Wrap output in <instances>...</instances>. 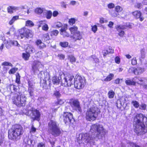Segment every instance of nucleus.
Segmentation results:
<instances>
[{"instance_id": "nucleus-1", "label": "nucleus", "mask_w": 147, "mask_h": 147, "mask_svg": "<svg viewBox=\"0 0 147 147\" xmlns=\"http://www.w3.org/2000/svg\"><path fill=\"white\" fill-rule=\"evenodd\" d=\"M106 133L103 125L96 123L91 126L89 133L80 134L78 138V142L79 143H93L94 140L103 138Z\"/></svg>"}, {"instance_id": "nucleus-2", "label": "nucleus", "mask_w": 147, "mask_h": 147, "mask_svg": "<svg viewBox=\"0 0 147 147\" xmlns=\"http://www.w3.org/2000/svg\"><path fill=\"white\" fill-rule=\"evenodd\" d=\"M133 125L134 132L138 135L147 132V117L142 113H138L134 117Z\"/></svg>"}, {"instance_id": "nucleus-3", "label": "nucleus", "mask_w": 147, "mask_h": 147, "mask_svg": "<svg viewBox=\"0 0 147 147\" xmlns=\"http://www.w3.org/2000/svg\"><path fill=\"white\" fill-rule=\"evenodd\" d=\"M24 132L23 127L20 125L13 126L9 131V137L11 140H18L20 138Z\"/></svg>"}, {"instance_id": "nucleus-4", "label": "nucleus", "mask_w": 147, "mask_h": 147, "mask_svg": "<svg viewBox=\"0 0 147 147\" xmlns=\"http://www.w3.org/2000/svg\"><path fill=\"white\" fill-rule=\"evenodd\" d=\"M100 112V109L95 106L88 108L86 113V118L88 121L95 120Z\"/></svg>"}, {"instance_id": "nucleus-5", "label": "nucleus", "mask_w": 147, "mask_h": 147, "mask_svg": "<svg viewBox=\"0 0 147 147\" xmlns=\"http://www.w3.org/2000/svg\"><path fill=\"white\" fill-rule=\"evenodd\" d=\"M48 131L55 137L59 136L61 133V131L57 123L53 120L51 121L49 123Z\"/></svg>"}, {"instance_id": "nucleus-6", "label": "nucleus", "mask_w": 147, "mask_h": 147, "mask_svg": "<svg viewBox=\"0 0 147 147\" xmlns=\"http://www.w3.org/2000/svg\"><path fill=\"white\" fill-rule=\"evenodd\" d=\"M26 97L24 94H15L13 97V103L18 106H23L25 105L26 102Z\"/></svg>"}, {"instance_id": "nucleus-7", "label": "nucleus", "mask_w": 147, "mask_h": 147, "mask_svg": "<svg viewBox=\"0 0 147 147\" xmlns=\"http://www.w3.org/2000/svg\"><path fill=\"white\" fill-rule=\"evenodd\" d=\"M85 84V80L84 78L80 76L76 75L74 79V84L76 88L78 89H80L84 86Z\"/></svg>"}, {"instance_id": "nucleus-8", "label": "nucleus", "mask_w": 147, "mask_h": 147, "mask_svg": "<svg viewBox=\"0 0 147 147\" xmlns=\"http://www.w3.org/2000/svg\"><path fill=\"white\" fill-rule=\"evenodd\" d=\"M20 36L21 39L25 38L27 39L31 38L33 36L31 30L25 28H23L20 30Z\"/></svg>"}, {"instance_id": "nucleus-9", "label": "nucleus", "mask_w": 147, "mask_h": 147, "mask_svg": "<svg viewBox=\"0 0 147 147\" xmlns=\"http://www.w3.org/2000/svg\"><path fill=\"white\" fill-rule=\"evenodd\" d=\"M29 113H30V116L34 120H38L40 115L39 111L34 108H31L30 111L28 112V114Z\"/></svg>"}, {"instance_id": "nucleus-10", "label": "nucleus", "mask_w": 147, "mask_h": 147, "mask_svg": "<svg viewBox=\"0 0 147 147\" xmlns=\"http://www.w3.org/2000/svg\"><path fill=\"white\" fill-rule=\"evenodd\" d=\"M43 67V65L40 61H35L33 64L32 70L34 73H37L39 71V69Z\"/></svg>"}, {"instance_id": "nucleus-11", "label": "nucleus", "mask_w": 147, "mask_h": 147, "mask_svg": "<svg viewBox=\"0 0 147 147\" xmlns=\"http://www.w3.org/2000/svg\"><path fill=\"white\" fill-rule=\"evenodd\" d=\"M70 104L71 107L74 109L76 111L81 112L82 110L79 102L77 100L74 99L71 100L70 101Z\"/></svg>"}, {"instance_id": "nucleus-12", "label": "nucleus", "mask_w": 147, "mask_h": 147, "mask_svg": "<svg viewBox=\"0 0 147 147\" xmlns=\"http://www.w3.org/2000/svg\"><path fill=\"white\" fill-rule=\"evenodd\" d=\"M72 118V115L70 113L65 112L63 115V120L65 123H70Z\"/></svg>"}, {"instance_id": "nucleus-13", "label": "nucleus", "mask_w": 147, "mask_h": 147, "mask_svg": "<svg viewBox=\"0 0 147 147\" xmlns=\"http://www.w3.org/2000/svg\"><path fill=\"white\" fill-rule=\"evenodd\" d=\"M67 25L65 24L64 25V27L62 28L60 30V34L62 35L63 37H70V36L69 33L66 31L67 29Z\"/></svg>"}, {"instance_id": "nucleus-14", "label": "nucleus", "mask_w": 147, "mask_h": 147, "mask_svg": "<svg viewBox=\"0 0 147 147\" xmlns=\"http://www.w3.org/2000/svg\"><path fill=\"white\" fill-rule=\"evenodd\" d=\"M132 14L134 18L136 19H139L140 21H142L144 18L142 16L141 12L139 10H136L132 12Z\"/></svg>"}, {"instance_id": "nucleus-15", "label": "nucleus", "mask_w": 147, "mask_h": 147, "mask_svg": "<svg viewBox=\"0 0 147 147\" xmlns=\"http://www.w3.org/2000/svg\"><path fill=\"white\" fill-rule=\"evenodd\" d=\"M70 38H72L75 41L78 40H80L82 38V36L80 32L74 34L73 35H71Z\"/></svg>"}, {"instance_id": "nucleus-16", "label": "nucleus", "mask_w": 147, "mask_h": 147, "mask_svg": "<svg viewBox=\"0 0 147 147\" xmlns=\"http://www.w3.org/2000/svg\"><path fill=\"white\" fill-rule=\"evenodd\" d=\"M36 45L40 49H43L46 47V45L40 39L36 40L35 42Z\"/></svg>"}, {"instance_id": "nucleus-17", "label": "nucleus", "mask_w": 147, "mask_h": 147, "mask_svg": "<svg viewBox=\"0 0 147 147\" xmlns=\"http://www.w3.org/2000/svg\"><path fill=\"white\" fill-rule=\"evenodd\" d=\"M26 51L29 53H33L35 52V49L33 46L28 45L26 49Z\"/></svg>"}, {"instance_id": "nucleus-18", "label": "nucleus", "mask_w": 147, "mask_h": 147, "mask_svg": "<svg viewBox=\"0 0 147 147\" xmlns=\"http://www.w3.org/2000/svg\"><path fill=\"white\" fill-rule=\"evenodd\" d=\"M62 83L63 85L64 86H70L72 84V82L71 81L67 80V79L64 78V79L62 81Z\"/></svg>"}, {"instance_id": "nucleus-19", "label": "nucleus", "mask_w": 147, "mask_h": 147, "mask_svg": "<svg viewBox=\"0 0 147 147\" xmlns=\"http://www.w3.org/2000/svg\"><path fill=\"white\" fill-rule=\"evenodd\" d=\"M32 140L29 138H26L24 139V144L26 147H31Z\"/></svg>"}, {"instance_id": "nucleus-20", "label": "nucleus", "mask_w": 147, "mask_h": 147, "mask_svg": "<svg viewBox=\"0 0 147 147\" xmlns=\"http://www.w3.org/2000/svg\"><path fill=\"white\" fill-rule=\"evenodd\" d=\"M61 79V76L58 77L54 76L53 78L52 82L54 84L57 85L60 82V80Z\"/></svg>"}, {"instance_id": "nucleus-21", "label": "nucleus", "mask_w": 147, "mask_h": 147, "mask_svg": "<svg viewBox=\"0 0 147 147\" xmlns=\"http://www.w3.org/2000/svg\"><path fill=\"white\" fill-rule=\"evenodd\" d=\"M134 78H133L131 80L128 79L125 81L126 84L129 86H135L136 84V82L134 80Z\"/></svg>"}, {"instance_id": "nucleus-22", "label": "nucleus", "mask_w": 147, "mask_h": 147, "mask_svg": "<svg viewBox=\"0 0 147 147\" xmlns=\"http://www.w3.org/2000/svg\"><path fill=\"white\" fill-rule=\"evenodd\" d=\"M78 28L77 26H74L70 27L69 28V30L71 34L73 35L79 32V31L78 30Z\"/></svg>"}, {"instance_id": "nucleus-23", "label": "nucleus", "mask_w": 147, "mask_h": 147, "mask_svg": "<svg viewBox=\"0 0 147 147\" xmlns=\"http://www.w3.org/2000/svg\"><path fill=\"white\" fill-rule=\"evenodd\" d=\"M19 8L18 7L15 6H9L7 8V10L8 13H12L18 10Z\"/></svg>"}, {"instance_id": "nucleus-24", "label": "nucleus", "mask_w": 147, "mask_h": 147, "mask_svg": "<svg viewBox=\"0 0 147 147\" xmlns=\"http://www.w3.org/2000/svg\"><path fill=\"white\" fill-rule=\"evenodd\" d=\"M132 72L136 75H139L141 73V69L140 67H132L131 69Z\"/></svg>"}, {"instance_id": "nucleus-25", "label": "nucleus", "mask_w": 147, "mask_h": 147, "mask_svg": "<svg viewBox=\"0 0 147 147\" xmlns=\"http://www.w3.org/2000/svg\"><path fill=\"white\" fill-rule=\"evenodd\" d=\"M114 77V75L113 74L111 73L108 75L106 78L104 79V81L105 82H109L113 80Z\"/></svg>"}, {"instance_id": "nucleus-26", "label": "nucleus", "mask_w": 147, "mask_h": 147, "mask_svg": "<svg viewBox=\"0 0 147 147\" xmlns=\"http://www.w3.org/2000/svg\"><path fill=\"white\" fill-rule=\"evenodd\" d=\"M30 56V53L27 51L26 52L23 53L22 54V57L25 60H28Z\"/></svg>"}, {"instance_id": "nucleus-27", "label": "nucleus", "mask_w": 147, "mask_h": 147, "mask_svg": "<svg viewBox=\"0 0 147 147\" xmlns=\"http://www.w3.org/2000/svg\"><path fill=\"white\" fill-rule=\"evenodd\" d=\"M19 19L18 16H13L12 19L9 22V24L10 25H11L16 20Z\"/></svg>"}, {"instance_id": "nucleus-28", "label": "nucleus", "mask_w": 147, "mask_h": 147, "mask_svg": "<svg viewBox=\"0 0 147 147\" xmlns=\"http://www.w3.org/2000/svg\"><path fill=\"white\" fill-rule=\"evenodd\" d=\"M120 16L122 18H125L126 17V14L125 12L123 10V9L120 7Z\"/></svg>"}, {"instance_id": "nucleus-29", "label": "nucleus", "mask_w": 147, "mask_h": 147, "mask_svg": "<svg viewBox=\"0 0 147 147\" xmlns=\"http://www.w3.org/2000/svg\"><path fill=\"white\" fill-rule=\"evenodd\" d=\"M43 8L37 7L35 9L34 11L35 13L38 14H40L43 12Z\"/></svg>"}, {"instance_id": "nucleus-30", "label": "nucleus", "mask_w": 147, "mask_h": 147, "mask_svg": "<svg viewBox=\"0 0 147 147\" xmlns=\"http://www.w3.org/2000/svg\"><path fill=\"white\" fill-rule=\"evenodd\" d=\"M29 87L28 89V92L29 93V94L31 96H33V93L34 91V89L32 86L30 85L29 82Z\"/></svg>"}, {"instance_id": "nucleus-31", "label": "nucleus", "mask_w": 147, "mask_h": 147, "mask_svg": "<svg viewBox=\"0 0 147 147\" xmlns=\"http://www.w3.org/2000/svg\"><path fill=\"white\" fill-rule=\"evenodd\" d=\"M59 45L62 47L63 48H66L69 45V43L66 41L61 42L59 43Z\"/></svg>"}, {"instance_id": "nucleus-32", "label": "nucleus", "mask_w": 147, "mask_h": 147, "mask_svg": "<svg viewBox=\"0 0 147 147\" xmlns=\"http://www.w3.org/2000/svg\"><path fill=\"white\" fill-rule=\"evenodd\" d=\"M77 20L76 19L74 18H71L69 19L68 23L69 25L72 26L75 24Z\"/></svg>"}, {"instance_id": "nucleus-33", "label": "nucleus", "mask_w": 147, "mask_h": 147, "mask_svg": "<svg viewBox=\"0 0 147 147\" xmlns=\"http://www.w3.org/2000/svg\"><path fill=\"white\" fill-rule=\"evenodd\" d=\"M34 25V24L31 20H27L26 22V26L29 27H32Z\"/></svg>"}, {"instance_id": "nucleus-34", "label": "nucleus", "mask_w": 147, "mask_h": 147, "mask_svg": "<svg viewBox=\"0 0 147 147\" xmlns=\"http://www.w3.org/2000/svg\"><path fill=\"white\" fill-rule=\"evenodd\" d=\"M131 103L133 105V106L136 108H138L139 107V103L136 100L132 101L131 102Z\"/></svg>"}, {"instance_id": "nucleus-35", "label": "nucleus", "mask_w": 147, "mask_h": 147, "mask_svg": "<svg viewBox=\"0 0 147 147\" xmlns=\"http://www.w3.org/2000/svg\"><path fill=\"white\" fill-rule=\"evenodd\" d=\"M43 38L45 41H47L51 39V38L48 33L44 34L43 35Z\"/></svg>"}, {"instance_id": "nucleus-36", "label": "nucleus", "mask_w": 147, "mask_h": 147, "mask_svg": "<svg viewBox=\"0 0 147 147\" xmlns=\"http://www.w3.org/2000/svg\"><path fill=\"white\" fill-rule=\"evenodd\" d=\"M59 33V31L57 30H54L50 32V34L51 36H57Z\"/></svg>"}, {"instance_id": "nucleus-37", "label": "nucleus", "mask_w": 147, "mask_h": 147, "mask_svg": "<svg viewBox=\"0 0 147 147\" xmlns=\"http://www.w3.org/2000/svg\"><path fill=\"white\" fill-rule=\"evenodd\" d=\"M9 44L11 43V44L12 45H13L15 46H17L18 47H19L20 46V45L18 43L17 41H11L9 40Z\"/></svg>"}, {"instance_id": "nucleus-38", "label": "nucleus", "mask_w": 147, "mask_h": 147, "mask_svg": "<svg viewBox=\"0 0 147 147\" xmlns=\"http://www.w3.org/2000/svg\"><path fill=\"white\" fill-rule=\"evenodd\" d=\"M52 15V12L51 11H48L46 13V17L47 19H50Z\"/></svg>"}, {"instance_id": "nucleus-39", "label": "nucleus", "mask_w": 147, "mask_h": 147, "mask_svg": "<svg viewBox=\"0 0 147 147\" xmlns=\"http://www.w3.org/2000/svg\"><path fill=\"white\" fill-rule=\"evenodd\" d=\"M1 65L2 66H12V65L11 63L7 61H5L3 62Z\"/></svg>"}, {"instance_id": "nucleus-40", "label": "nucleus", "mask_w": 147, "mask_h": 147, "mask_svg": "<svg viewBox=\"0 0 147 147\" xmlns=\"http://www.w3.org/2000/svg\"><path fill=\"white\" fill-rule=\"evenodd\" d=\"M54 26L56 28H58L61 27L62 26V24L60 22H57L55 23Z\"/></svg>"}, {"instance_id": "nucleus-41", "label": "nucleus", "mask_w": 147, "mask_h": 147, "mask_svg": "<svg viewBox=\"0 0 147 147\" xmlns=\"http://www.w3.org/2000/svg\"><path fill=\"white\" fill-rule=\"evenodd\" d=\"M20 76L19 74H18L16 75V83L18 84H19L20 83Z\"/></svg>"}, {"instance_id": "nucleus-42", "label": "nucleus", "mask_w": 147, "mask_h": 147, "mask_svg": "<svg viewBox=\"0 0 147 147\" xmlns=\"http://www.w3.org/2000/svg\"><path fill=\"white\" fill-rule=\"evenodd\" d=\"M115 93L112 90L109 91L108 93V95L109 98H112L113 97Z\"/></svg>"}, {"instance_id": "nucleus-43", "label": "nucleus", "mask_w": 147, "mask_h": 147, "mask_svg": "<svg viewBox=\"0 0 147 147\" xmlns=\"http://www.w3.org/2000/svg\"><path fill=\"white\" fill-rule=\"evenodd\" d=\"M18 68H14L11 69L9 71V74H13L17 70Z\"/></svg>"}, {"instance_id": "nucleus-44", "label": "nucleus", "mask_w": 147, "mask_h": 147, "mask_svg": "<svg viewBox=\"0 0 147 147\" xmlns=\"http://www.w3.org/2000/svg\"><path fill=\"white\" fill-rule=\"evenodd\" d=\"M131 64L135 65L137 64V61L136 57H134L131 59Z\"/></svg>"}, {"instance_id": "nucleus-45", "label": "nucleus", "mask_w": 147, "mask_h": 147, "mask_svg": "<svg viewBox=\"0 0 147 147\" xmlns=\"http://www.w3.org/2000/svg\"><path fill=\"white\" fill-rule=\"evenodd\" d=\"M49 29V27L47 24H45L42 27V29L43 30L47 31Z\"/></svg>"}, {"instance_id": "nucleus-46", "label": "nucleus", "mask_w": 147, "mask_h": 147, "mask_svg": "<svg viewBox=\"0 0 147 147\" xmlns=\"http://www.w3.org/2000/svg\"><path fill=\"white\" fill-rule=\"evenodd\" d=\"M107 20L103 18H100L99 22L100 24H103L104 23H107Z\"/></svg>"}, {"instance_id": "nucleus-47", "label": "nucleus", "mask_w": 147, "mask_h": 147, "mask_svg": "<svg viewBox=\"0 0 147 147\" xmlns=\"http://www.w3.org/2000/svg\"><path fill=\"white\" fill-rule=\"evenodd\" d=\"M53 95L57 97H59L61 96L60 93L57 91H55L53 93Z\"/></svg>"}, {"instance_id": "nucleus-48", "label": "nucleus", "mask_w": 147, "mask_h": 147, "mask_svg": "<svg viewBox=\"0 0 147 147\" xmlns=\"http://www.w3.org/2000/svg\"><path fill=\"white\" fill-rule=\"evenodd\" d=\"M107 7L108 8L111 9L115 7V5L113 3H110L107 5Z\"/></svg>"}, {"instance_id": "nucleus-49", "label": "nucleus", "mask_w": 147, "mask_h": 147, "mask_svg": "<svg viewBox=\"0 0 147 147\" xmlns=\"http://www.w3.org/2000/svg\"><path fill=\"white\" fill-rule=\"evenodd\" d=\"M92 30L94 33H95L97 30V27L96 25H94L92 26Z\"/></svg>"}, {"instance_id": "nucleus-50", "label": "nucleus", "mask_w": 147, "mask_h": 147, "mask_svg": "<svg viewBox=\"0 0 147 147\" xmlns=\"http://www.w3.org/2000/svg\"><path fill=\"white\" fill-rule=\"evenodd\" d=\"M107 50H108V53H109V54L113 53H114V50L111 47H109Z\"/></svg>"}, {"instance_id": "nucleus-51", "label": "nucleus", "mask_w": 147, "mask_h": 147, "mask_svg": "<svg viewBox=\"0 0 147 147\" xmlns=\"http://www.w3.org/2000/svg\"><path fill=\"white\" fill-rule=\"evenodd\" d=\"M119 11V6H116L115 8V11L117 12V13H116V15H114L115 16H117L118 14V13Z\"/></svg>"}, {"instance_id": "nucleus-52", "label": "nucleus", "mask_w": 147, "mask_h": 147, "mask_svg": "<svg viewBox=\"0 0 147 147\" xmlns=\"http://www.w3.org/2000/svg\"><path fill=\"white\" fill-rule=\"evenodd\" d=\"M45 143L44 142H40L38 143L37 144L38 147H45Z\"/></svg>"}, {"instance_id": "nucleus-53", "label": "nucleus", "mask_w": 147, "mask_h": 147, "mask_svg": "<svg viewBox=\"0 0 147 147\" xmlns=\"http://www.w3.org/2000/svg\"><path fill=\"white\" fill-rule=\"evenodd\" d=\"M102 53L104 56H105L109 54V53H108V50L107 49H104L103 51L102 52Z\"/></svg>"}, {"instance_id": "nucleus-54", "label": "nucleus", "mask_w": 147, "mask_h": 147, "mask_svg": "<svg viewBox=\"0 0 147 147\" xmlns=\"http://www.w3.org/2000/svg\"><path fill=\"white\" fill-rule=\"evenodd\" d=\"M36 130V129L33 126H32L31 127L30 130V132L32 133H34L35 132Z\"/></svg>"}, {"instance_id": "nucleus-55", "label": "nucleus", "mask_w": 147, "mask_h": 147, "mask_svg": "<svg viewBox=\"0 0 147 147\" xmlns=\"http://www.w3.org/2000/svg\"><path fill=\"white\" fill-rule=\"evenodd\" d=\"M70 61L71 62H74L76 61V58L73 56H71L69 57Z\"/></svg>"}, {"instance_id": "nucleus-56", "label": "nucleus", "mask_w": 147, "mask_h": 147, "mask_svg": "<svg viewBox=\"0 0 147 147\" xmlns=\"http://www.w3.org/2000/svg\"><path fill=\"white\" fill-rule=\"evenodd\" d=\"M142 5V4L141 3H137L135 5L134 7L136 8L140 9L141 8Z\"/></svg>"}, {"instance_id": "nucleus-57", "label": "nucleus", "mask_w": 147, "mask_h": 147, "mask_svg": "<svg viewBox=\"0 0 147 147\" xmlns=\"http://www.w3.org/2000/svg\"><path fill=\"white\" fill-rule=\"evenodd\" d=\"M113 25L114 23L110 21L109 22L108 26L109 28H113Z\"/></svg>"}, {"instance_id": "nucleus-58", "label": "nucleus", "mask_w": 147, "mask_h": 147, "mask_svg": "<svg viewBox=\"0 0 147 147\" xmlns=\"http://www.w3.org/2000/svg\"><path fill=\"white\" fill-rule=\"evenodd\" d=\"M58 56L59 58L61 59H63L65 57V55L62 54H58Z\"/></svg>"}, {"instance_id": "nucleus-59", "label": "nucleus", "mask_w": 147, "mask_h": 147, "mask_svg": "<svg viewBox=\"0 0 147 147\" xmlns=\"http://www.w3.org/2000/svg\"><path fill=\"white\" fill-rule=\"evenodd\" d=\"M59 14V13L58 11H54L53 13V16L54 17H56Z\"/></svg>"}, {"instance_id": "nucleus-60", "label": "nucleus", "mask_w": 147, "mask_h": 147, "mask_svg": "<svg viewBox=\"0 0 147 147\" xmlns=\"http://www.w3.org/2000/svg\"><path fill=\"white\" fill-rule=\"evenodd\" d=\"M141 109L143 110H145L146 109V105L144 104H142L141 105Z\"/></svg>"}, {"instance_id": "nucleus-61", "label": "nucleus", "mask_w": 147, "mask_h": 147, "mask_svg": "<svg viewBox=\"0 0 147 147\" xmlns=\"http://www.w3.org/2000/svg\"><path fill=\"white\" fill-rule=\"evenodd\" d=\"M115 62L119 64V57H116L115 59Z\"/></svg>"}, {"instance_id": "nucleus-62", "label": "nucleus", "mask_w": 147, "mask_h": 147, "mask_svg": "<svg viewBox=\"0 0 147 147\" xmlns=\"http://www.w3.org/2000/svg\"><path fill=\"white\" fill-rule=\"evenodd\" d=\"M9 42V41H7V43H6V45H5L6 47L7 48H9L10 47H11V43H10V44Z\"/></svg>"}, {"instance_id": "nucleus-63", "label": "nucleus", "mask_w": 147, "mask_h": 147, "mask_svg": "<svg viewBox=\"0 0 147 147\" xmlns=\"http://www.w3.org/2000/svg\"><path fill=\"white\" fill-rule=\"evenodd\" d=\"M77 2L74 1H71L70 2V5H74L76 4Z\"/></svg>"}, {"instance_id": "nucleus-64", "label": "nucleus", "mask_w": 147, "mask_h": 147, "mask_svg": "<svg viewBox=\"0 0 147 147\" xmlns=\"http://www.w3.org/2000/svg\"><path fill=\"white\" fill-rule=\"evenodd\" d=\"M114 83L116 84H119V79L117 78L114 81Z\"/></svg>"}]
</instances>
